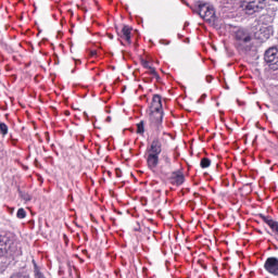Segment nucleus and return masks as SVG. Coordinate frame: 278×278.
<instances>
[{
	"mask_svg": "<svg viewBox=\"0 0 278 278\" xmlns=\"http://www.w3.org/2000/svg\"><path fill=\"white\" fill-rule=\"evenodd\" d=\"M16 216H17V218L23 219L27 216V212H25V208H18Z\"/></svg>",
	"mask_w": 278,
	"mask_h": 278,
	"instance_id": "nucleus-15",
	"label": "nucleus"
},
{
	"mask_svg": "<svg viewBox=\"0 0 278 278\" xmlns=\"http://www.w3.org/2000/svg\"><path fill=\"white\" fill-rule=\"evenodd\" d=\"M10 278H29V276L23 275V274H15V275H12Z\"/></svg>",
	"mask_w": 278,
	"mask_h": 278,
	"instance_id": "nucleus-19",
	"label": "nucleus"
},
{
	"mask_svg": "<svg viewBox=\"0 0 278 278\" xmlns=\"http://www.w3.org/2000/svg\"><path fill=\"white\" fill-rule=\"evenodd\" d=\"M8 125L5 123H0V134L1 136H8Z\"/></svg>",
	"mask_w": 278,
	"mask_h": 278,
	"instance_id": "nucleus-14",
	"label": "nucleus"
},
{
	"mask_svg": "<svg viewBox=\"0 0 278 278\" xmlns=\"http://www.w3.org/2000/svg\"><path fill=\"white\" fill-rule=\"evenodd\" d=\"M109 38H110L111 40H113V39H114V36H113V35H109Z\"/></svg>",
	"mask_w": 278,
	"mask_h": 278,
	"instance_id": "nucleus-25",
	"label": "nucleus"
},
{
	"mask_svg": "<svg viewBox=\"0 0 278 278\" xmlns=\"http://www.w3.org/2000/svg\"><path fill=\"white\" fill-rule=\"evenodd\" d=\"M149 71H150V75H153V77H156V78L160 77V76L157 75V72L155 71L154 67L151 66V68H149Z\"/></svg>",
	"mask_w": 278,
	"mask_h": 278,
	"instance_id": "nucleus-18",
	"label": "nucleus"
},
{
	"mask_svg": "<svg viewBox=\"0 0 278 278\" xmlns=\"http://www.w3.org/2000/svg\"><path fill=\"white\" fill-rule=\"evenodd\" d=\"M106 122L112 123V117L111 116L106 117Z\"/></svg>",
	"mask_w": 278,
	"mask_h": 278,
	"instance_id": "nucleus-24",
	"label": "nucleus"
},
{
	"mask_svg": "<svg viewBox=\"0 0 278 278\" xmlns=\"http://www.w3.org/2000/svg\"><path fill=\"white\" fill-rule=\"evenodd\" d=\"M236 40L238 45H247V42H251V36L249 34L244 33V30H238L236 33Z\"/></svg>",
	"mask_w": 278,
	"mask_h": 278,
	"instance_id": "nucleus-9",
	"label": "nucleus"
},
{
	"mask_svg": "<svg viewBox=\"0 0 278 278\" xmlns=\"http://www.w3.org/2000/svg\"><path fill=\"white\" fill-rule=\"evenodd\" d=\"M198 103H201V99L198 100Z\"/></svg>",
	"mask_w": 278,
	"mask_h": 278,
	"instance_id": "nucleus-29",
	"label": "nucleus"
},
{
	"mask_svg": "<svg viewBox=\"0 0 278 278\" xmlns=\"http://www.w3.org/2000/svg\"><path fill=\"white\" fill-rule=\"evenodd\" d=\"M135 231H140V229L136 228Z\"/></svg>",
	"mask_w": 278,
	"mask_h": 278,
	"instance_id": "nucleus-28",
	"label": "nucleus"
},
{
	"mask_svg": "<svg viewBox=\"0 0 278 278\" xmlns=\"http://www.w3.org/2000/svg\"><path fill=\"white\" fill-rule=\"evenodd\" d=\"M121 38H124V40H126V42H128L129 45L131 43V27L125 25L122 28V36Z\"/></svg>",
	"mask_w": 278,
	"mask_h": 278,
	"instance_id": "nucleus-10",
	"label": "nucleus"
},
{
	"mask_svg": "<svg viewBox=\"0 0 278 278\" xmlns=\"http://www.w3.org/2000/svg\"><path fill=\"white\" fill-rule=\"evenodd\" d=\"M10 253V238L0 235V257H5Z\"/></svg>",
	"mask_w": 278,
	"mask_h": 278,
	"instance_id": "nucleus-7",
	"label": "nucleus"
},
{
	"mask_svg": "<svg viewBox=\"0 0 278 278\" xmlns=\"http://www.w3.org/2000/svg\"><path fill=\"white\" fill-rule=\"evenodd\" d=\"M164 160H165V163H166V164L170 165V157L165 156Z\"/></svg>",
	"mask_w": 278,
	"mask_h": 278,
	"instance_id": "nucleus-22",
	"label": "nucleus"
},
{
	"mask_svg": "<svg viewBox=\"0 0 278 278\" xmlns=\"http://www.w3.org/2000/svg\"><path fill=\"white\" fill-rule=\"evenodd\" d=\"M152 115H151V126L160 131L162 129V118H164V113L162 112V96L154 94L152 98Z\"/></svg>",
	"mask_w": 278,
	"mask_h": 278,
	"instance_id": "nucleus-1",
	"label": "nucleus"
},
{
	"mask_svg": "<svg viewBox=\"0 0 278 278\" xmlns=\"http://www.w3.org/2000/svg\"><path fill=\"white\" fill-rule=\"evenodd\" d=\"M141 64H142V66H143V68H151V66H150V64H149V61H144V60H142L141 61Z\"/></svg>",
	"mask_w": 278,
	"mask_h": 278,
	"instance_id": "nucleus-21",
	"label": "nucleus"
},
{
	"mask_svg": "<svg viewBox=\"0 0 278 278\" xmlns=\"http://www.w3.org/2000/svg\"><path fill=\"white\" fill-rule=\"evenodd\" d=\"M265 62L269 64L270 71H278V49L271 47L265 52Z\"/></svg>",
	"mask_w": 278,
	"mask_h": 278,
	"instance_id": "nucleus-5",
	"label": "nucleus"
},
{
	"mask_svg": "<svg viewBox=\"0 0 278 278\" xmlns=\"http://www.w3.org/2000/svg\"><path fill=\"white\" fill-rule=\"evenodd\" d=\"M160 153H162V142H160V139H154L147 149V163L150 170L157 168V164H160Z\"/></svg>",
	"mask_w": 278,
	"mask_h": 278,
	"instance_id": "nucleus-2",
	"label": "nucleus"
},
{
	"mask_svg": "<svg viewBox=\"0 0 278 278\" xmlns=\"http://www.w3.org/2000/svg\"><path fill=\"white\" fill-rule=\"evenodd\" d=\"M91 55H97V51H91Z\"/></svg>",
	"mask_w": 278,
	"mask_h": 278,
	"instance_id": "nucleus-26",
	"label": "nucleus"
},
{
	"mask_svg": "<svg viewBox=\"0 0 278 278\" xmlns=\"http://www.w3.org/2000/svg\"><path fill=\"white\" fill-rule=\"evenodd\" d=\"M211 164H212V161H210V159L207 157L202 159L200 162L201 168H210Z\"/></svg>",
	"mask_w": 278,
	"mask_h": 278,
	"instance_id": "nucleus-11",
	"label": "nucleus"
},
{
	"mask_svg": "<svg viewBox=\"0 0 278 278\" xmlns=\"http://www.w3.org/2000/svg\"><path fill=\"white\" fill-rule=\"evenodd\" d=\"M160 43H161V45H170V41L161 40Z\"/></svg>",
	"mask_w": 278,
	"mask_h": 278,
	"instance_id": "nucleus-23",
	"label": "nucleus"
},
{
	"mask_svg": "<svg viewBox=\"0 0 278 278\" xmlns=\"http://www.w3.org/2000/svg\"><path fill=\"white\" fill-rule=\"evenodd\" d=\"M35 278H46L45 275L39 271L38 267L35 268Z\"/></svg>",
	"mask_w": 278,
	"mask_h": 278,
	"instance_id": "nucleus-17",
	"label": "nucleus"
},
{
	"mask_svg": "<svg viewBox=\"0 0 278 278\" xmlns=\"http://www.w3.org/2000/svg\"><path fill=\"white\" fill-rule=\"evenodd\" d=\"M137 134H139L140 136L144 134V121H141L137 124Z\"/></svg>",
	"mask_w": 278,
	"mask_h": 278,
	"instance_id": "nucleus-13",
	"label": "nucleus"
},
{
	"mask_svg": "<svg viewBox=\"0 0 278 278\" xmlns=\"http://www.w3.org/2000/svg\"><path fill=\"white\" fill-rule=\"evenodd\" d=\"M265 270L269 273V275H274V277H278V258L277 257H268L264 264Z\"/></svg>",
	"mask_w": 278,
	"mask_h": 278,
	"instance_id": "nucleus-6",
	"label": "nucleus"
},
{
	"mask_svg": "<svg viewBox=\"0 0 278 278\" xmlns=\"http://www.w3.org/2000/svg\"><path fill=\"white\" fill-rule=\"evenodd\" d=\"M205 97H207V96H206V94H203V96H202V99H205Z\"/></svg>",
	"mask_w": 278,
	"mask_h": 278,
	"instance_id": "nucleus-27",
	"label": "nucleus"
},
{
	"mask_svg": "<svg viewBox=\"0 0 278 278\" xmlns=\"http://www.w3.org/2000/svg\"><path fill=\"white\" fill-rule=\"evenodd\" d=\"M22 199H24V201H31V195L28 193H24L22 194Z\"/></svg>",
	"mask_w": 278,
	"mask_h": 278,
	"instance_id": "nucleus-20",
	"label": "nucleus"
},
{
	"mask_svg": "<svg viewBox=\"0 0 278 278\" xmlns=\"http://www.w3.org/2000/svg\"><path fill=\"white\" fill-rule=\"evenodd\" d=\"M198 14L206 21L207 23H216V11H214V7L208 4H199L198 7Z\"/></svg>",
	"mask_w": 278,
	"mask_h": 278,
	"instance_id": "nucleus-4",
	"label": "nucleus"
},
{
	"mask_svg": "<svg viewBox=\"0 0 278 278\" xmlns=\"http://www.w3.org/2000/svg\"><path fill=\"white\" fill-rule=\"evenodd\" d=\"M248 15L257 14L266 8V0H245L241 5Z\"/></svg>",
	"mask_w": 278,
	"mask_h": 278,
	"instance_id": "nucleus-3",
	"label": "nucleus"
},
{
	"mask_svg": "<svg viewBox=\"0 0 278 278\" xmlns=\"http://www.w3.org/2000/svg\"><path fill=\"white\" fill-rule=\"evenodd\" d=\"M169 181L174 186H181V184H184V181H186V177L184 176V174L181 172H174V173H172V175L169 177Z\"/></svg>",
	"mask_w": 278,
	"mask_h": 278,
	"instance_id": "nucleus-8",
	"label": "nucleus"
},
{
	"mask_svg": "<svg viewBox=\"0 0 278 278\" xmlns=\"http://www.w3.org/2000/svg\"><path fill=\"white\" fill-rule=\"evenodd\" d=\"M267 225H268V227H270V229H271L273 231H275V232L277 233V236H278V223L275 222L274 219H271Z\"/></svg>",
	"mask_w": 278,
	"mask_h": 278,
	"instance_id": "nucleus-12",
	"label": "nucleus"
},
{
	"mask_svg": "<svg viewBox=\"0 0 278 278\" xmlns=\"http://www.w3.org/2000/svg\"><path fill=\"white\" fill-rule=\"evenodd\" d=\"M260 218H262V220H264L266 225H268L273 220L270 216H265L264 214H260Z\"/></svg>",
	"mask_w": 278,
	"mask_h": 278,
	"instance_id": "nucleus-16",
	"label": "nucleus"
}]
</instances>
